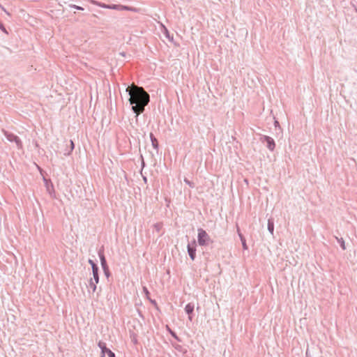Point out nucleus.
<instances>
[{
    "label": "nucleus",
    "mask_w": 357,
    "mask_h": 357,
    "mask_svg": "<svg viewBox=\"0 0 357 357\" xmlns=\"http://www.w3.org/2000/svg\"><path fill=\"white\" fill-rule=\"evenodd\" d=\"M130 98L128 101L131 109L136 114V117L143 113L150 102V96L142 86L135 84L129 86L126 89Z\"/></svg>",
    "instance_id": "f257e3e1"
},
{
    "label": "nucleus",
    "mask_w": 357,
    "mask_h": 357,
    "mask_svg": "<svg viewBox=\"0 0 357 357\" xmlns=\"http://www.w3.org/2000/svg\"><path fill=\"white\" fill-rule=\"evenodd\" d=\"M197 231V243L199 245L205 247L213 243V240L204 229L199 228Z\"/></svg>",
    "instance_id": "f03ea898"
},
{
    "label": "nucleus",
    "mask_w": 357,
    "mask_h": 357,
    "mask_svg": "<svg viewBox=\"0 0 357 357\" xmlns=\"http://www.w3.org/2000/svg\"><path fill=\"white\" fill-rule=\"evenodd\" d=\"M2 132L9 142L15 143L18 149L23 148L22 142L18 136L5 130H3Z\"/></svg>",
    "instance_id": "7ed1b4c3"
},
{
    "label": "nucleus",
    "mask_w": 357,
    "mask_h": 357,
    "mask_svg": "<svg viewBox=\"0 0 357 357\" xmlns=\"http://www.w3.org/2000/svg\"><path fill=\"white\" fill-rule=\"evenodd\" d=\"M260 141L262 143H266V146L269 151H274V149L275 148V142L272 137H271L268 135H261L260 137Z\"/></svg>",
    "instance_id": "20e7f679"
},
{
    "label": "nucleus",
    "mask_w": 357,
    "mask_h": 357,
    "mask_svg": "<svg viewBox=\"0 0 357 357\" xmlns=\"http://www.w3.org/2000/svg\"><path fill=\"white\" fill-rule=\"evenodd\" d=\"M188 254L190 258L194 261L196 258V251H197V242L195 239H193L190 243H188L187 245Z\"/></svg>",
    "instance_id": "39448f33"
},
{
    "label": "nucleus",
    "mask_w": 357,
    "mask_h": 357,
    "mask_svg": "<svg viewBox=\"0 0 357 357\" xmlns=\"http://www.w3.org/2000/svg\"><path fill=\"white\" fill-rule=\"evenodd\" d=\"M98 346L101 350L100 357H105V354H107L108 357H116L115 354L112 350L107 347L106 343L100 341L98 344Z\"/></svg>",
    "instance_id": "423d86ee"
},
{
    "label": "nucleus",
    "mask_w": 357,
    "mask_h": 357,
    "mask_svg": "<svg viewBox=\"0 0 357 357\" xmlns=\"http://www.w3.org/2000/svg\"><path fill=\"white\" fill-rule=\"evenodd\" d=\"M44 181L45 183L46 190H47L48 194L50 195L51 197L54 198L55 197V190H54L53 183L51 182L50 180H47L46 178H44Z\"/></svg>",
    "instance_id": "0eeeda50"
},
{
    "label": "nucleus",
    "mask_w": 357,
    "mask_h": 357,
    "mask_svg": "<svg viewBox=\"0 0 357 357\" xmlns=\"http://www.w3.org/2000/svg\"><path fill=\"white\" fill-rule=\"evenodd\" d=\"M98 257L100 260V264H101L102 268L109 267L107 260H106V258H105V254H104L103 247H102L101 248L99 249V250L98 251Z\"/></svg>",
    "instance_id": "6e6552de"
},
{
    "label": "nucleus",
    "mask_w": 357,
    "mask_h": 357,
    "mask_svg": "<svg viewBox=\"0 0 357 357\" xmlns=\"http://www.w3.org/2000/svg\"><path fill=\"white\" fill-rule=\"evenodd\" d=\"M194 308H195V305L192 303H188L185 307V312H186V314H188V319L190 321L192 320V314L194 311Z\"/></svg>",
    "instance_id": "1a4fd4ad"
},
{
    "label": "nucleus",
    "mask_w": 357,
    "mask_h": 357,
    "mask_svg": "<svg viewBox=\"0 0 357 357\" xmlns=\"http://www.w3.org/2000/svg\"><path fill=\"white\" fill-rule=\"evenodd\" d=\"M150 139H151V144H152L153 149L158 150L159 144H158V139L155 138V137L154 136V135L152 132L150 133Z\"/></svg>",
    "instance_id": "9d476101"
},
{
    "label": "nucleus",
    "mask_w": 357,
    "mask_h": 357,
    "mask_svg": "<svg viewBox=\"0 0 357 357\" xmlns=\"http://www.w3.org/2000/svg\"><path fill=\"white\" fill-rule=\"evenodd\" d=\"M91 3L95 6H99L101 8H107V9H108V7L109 6V4H105L104 3H102L100 1H98L96 0H91Z\"/></svg>",
    "instance_id": "9b49d317"
},
{
    "label": "nucleus",
    "mask_w": 357,
    "mask_h": 357,
    "mask_svg": "<svg viewBox=\"0 0 357 357\" xmlns=\"http://www.w3.org/2000/svg\"><path fill=\"white\" fill-rule=\"evenodd\" d=\"M92 273H93V280H94L96 282V283H98L99 282V268H96V269H94V270H92Z\"/></svg>",
    "instance_id": "f8f14e48"
},
{
    "label": "nucleus",
    "mask_w": 357,
    "mask_h": 357,
    "mask_svg": "<svg viewBox=\"0 0 357 357\" xmlns=\"http://www.w3.org/2000/svg\"><path fill=\"white\" fill-rule=\"evenodd\" d=\"M98 284V283H96V282H95V281H93L92 278H91V279L89 280V288L90 289H91V290H92V292H93H93H95V291H96V289H97V286H96V284Z\"/></svg>",
    "instance_id": "ddd939ff"
},
{
    "label": "nucleus",
    "mask_w": 357,
    "mask_h": 357,
    "mask_svg": "<svg viewBox=\"0 0 357 357\" xmlns=\"http://www.w3.org/2000/svg\"><path fill=\"white\" fill-rule=\"evenodd\" d=\"M268 230L271 234H273L274 231V222L273 220L271 219H269L268 220Z\"/></svg>",
    "instance_id": "4468645a"
},
{
    "label": "nucleus",
    "mask_w": 357,
    "mask_h": 357,
    "mask_svg": "<svg viewBox=\"0 0 357 357\" xmlns=\"http://www.w3.org/2000/svg\"><path fill=\"white\" fill-rule=\"evenodd\" d=\"M238 234H239V237H240L241 243H242V246H243V250H248V245L246 244V241H245V237L241 233H238Z\"/></svg>",
    "instance_id": "2eb2a0df"
},
{
    "label": "nucleus",
    "mask_w": 357,
    "mask_h": 357,
    "mask_svg": "<svg viewBox=\"0 0 357 357\" xmlns=\"http://www.w3.org/2000/svg\"><path fill=\"white\" fill-rule=\"evenodd\" d=\"M120 10H130V11L136 12L137 10V8H133V7L121 5Z\"/></svg>",
    "instance_id": "dca6fc26"
},
{
    "label": "nucleus",
    "mask_w": 357,
    "mask_h": 357,
    "mask_svg": "<svg viewBox=\"0 0 357 357\" xmlns=\"http://www.w3.org/2000/svg\"><path fill=\"white\" fill-rule=\"evenodd\" d=\"M163 225L162 222H157L153 225V229L155 231L160 232L161 229H162Z\"/></svg>",
    "instance_id": "f3484780"
},
{
    "label": "nucleus",
    "mask_w": 357,
    "mask_h": 357,
    "mask_svg": "<svg viewBox=\"0 0 357 357\" xmlns=\"http://www.w3.org/2000/svg\"><path fill=\"white\" fill-rule=\"evenodd\" d=\"M336 239L337 241V242L339 243L340 247L342 248V250H346V246H345V243H344V241L343 240L342 238H337L336 237Z\"/></svg>",
    "instance_id": "a211bd4d"
},
{
    "label": "nucleus",
    "mask_w": 357,
    "mask_h": 357,
    "mask_svg": "<svg viewBox=\"0 0 357 357\" xmlns=\"http://www.w3.org/2000/svg\"><path fill=\"white\" fill-rule=\"evenodd\" d=\"M168 331H169V333L174 339H176L178 342H181V340L178 337L176 333L174 331H172L169 327Z\"/></svg>",
    "instance_id": "6ab92c4d"
},
{
    "label": "nucleus",
    "mask_w": 357,
    "mask_h": 357,
    "mask_svg": "<svg viewBox=\"0 0 357 357\" xmlns=\"http://www.w3.org/2000/svg\"><path fill=\"white\" fill-rule=\"evenodd\" d=\"M89 264L91 266V269L94 270L98 268V266L92 259H89L88 261Z\"/></svg>",
    "instance_id": "aec40b11"
},
{
    "label": "nucleus",
    "mask_w": 357,
    "mask_h": 357,
    "mask_svg": "<svg viewBox=\"0 0 357 357\" xmlns=\"http://www.w3.org/2000/svg\"><path fill=\"white\" fill-rule=\"evenodd\" d=\"M121 5L120 4H109L108 9L112 10H120Z\"/></svg>",
    "instance_id": "412c9836"
},
{
    "label": "nucleus",
    "mask_w": 357,
    "mask_h": 357,
    "mask_svg": "<svg viewBox=\"0 0 357 357\" xmlns=\"http://www.w3.org/2000/svg\"><path fill=\"white\" fill-rule=\"evenodd\" d=\"M102 271H103L104 274L106 276V278H109L110 277V275H111V273H110L109 267H106V268H102Z\"/></svg>",
    "instance_id": "4be33fe9"
},
{
    "label": "nucleus",
    "mask_w": 357,
    "mask_h": 357,
    "mask_svg": "<svg viewBox=\"0 0 357 357\" xmlns=\"http://www.w3.org/2000/svg\"><path fill=\"white\" fill-rule=\"evenodd\" d=\"M184 182H185L187 185H188L190 188H195V184H194V183H193V182H192V181H189L188 178H184Z\"/></svg>",
    "instance_id": "5701e85b"
},
{
    "label": "nucleus",
    "mask_w": 357,
    "mask_h": 357,
    "mask_svg": "<svg viewBox=\"0 0 357 357\" xmlns=\"http://www.w3.org/2000/svg\"><path fill=\"white\" fill-rule=\"evenodd\" d=\"M69 6L70 8H75L78 10H84V8H82V6H77V5H75V4H70Z\"/></svg>",
    "instance_id": "b1692460"
},
{
    "label": "nucleus",
    "mask_w": 357,
    "mask_h": 357,
    "mask_svg": "<svg viewBox=\"0 0 357 357\" xmlns=\"http://www.w3.org/2000/svg\"><path fill=\"white\" fill-rule=\"evenodd\" d=\"M70 150L67 153V155H70V153L73 151V149L75 148V144H74L72 140H70Z\"/></svg>",
    "instance_id": "393cba45"
},
{
    "label": "nucleus",
    "mask_w": 357,
    "mask_h": 357,
    "mask_svg": "<svg viewBox=\"0 0 357 357\" xmlns=\"http://www.w3.org/2000/svg\"><path fill=\"white\" fill-rule=\"evenodd\" d=\"M173 346H174V347L176 350H178V351H181L182 350V346H181V345H179V344H173Z\"/></svg>",
    "instance_id": "a878e982"
},
{
    "label": "nucleus",
    "mask_w": 357,
    "mask_h": 357,
    "mask_svg": "<svg viewBox=\"0 0 357 357\" xmlns=\"http://www.w3.org/2000/svg\"><path fill=\"white\" fill-rule=\"evenodd\" d=\"M143 291L146 294V296L149 295V291L148 290L147 287H143Z\"/></svg>",
    "instance_id": "bb28decb"
},
{
    "label": "nucleus",
    "mask_w": 357,
    "mask_h": 357,
    "mask_svg": "<svg viewBox=\"0 0 357 357\" xmlns=\"http://www.w3.org/2000/svg\"><path fill=\"white\" fill-rule=\"evenodd\" d=\"M0 29L3 32L7 33L5 26H3V24L1 22H0Z\"/></svg>",
    "instance_id": "cd10ccee"
},
{
    "label": "nucleus",
    "mask_w": 357,
    "mask_h": 357,
    "mask_svg": "<svg viewBox=\"0 0 357 357\" xmlns=\"http://www.w3.org/2000/svg\"><path fill=\"white\" fill-rule=\"evenodd\" d=\"M151 303L153 304L154 305H157V303L155 300H151Z\"/></svg>",
    "instance_id": "c85d7f7f"
},
{
    "label": "nucleus",
    "mask_w": 357,
    "mask_h": 357,
    "mask_svg": "<svg viewBox=\"0 0 357 357\" xmlns=\"http://www.w3.org/2000/svg\"><path fill=\"white\" fill-rule=\"evenodd\" d=\"M165 31H166V36H167V37L169 39H170V37H169V34L168 31H167V29H165Z\"/></svg>",
    "instance_id": "c756f323"
},
{
    "label": "nucleus",
    "mask_w": 357,
    "mask_h": 357,
    "mask_svg": "<svg viewBox=\"0 0 357 357\" xmlns=\"http://www.w3.org/2000/svg\"><path fill=\"white\" fill-rule=\"evenodd\" d=\"M278 126H279V122L278 121H275V126L277 127Z\"/></svg>",
    "instance_id": "7c9ffc66"
},
{
    "label": "nucleus",
    "mask_w": 357,
    "mask_h": 357,
    "mask_svg": "<svg viewBox=\"0 0 357 357\" xmlns=\"http://www.w3.org/2000/svg\"><path fill=\"white\" fill-rule=\"evenodd\" d=\"M143 180L145 183L147 182V178L146 176H143Z\"/></svg>",
    "instance_id": "2f4dec72"
},
{
    "label": "nucleus",
    "mask_w": 357,
    "mask_h": 357,
    "mask_svg": "<svg viewBox=\"0 0 357 357\" xmlns=\"http://www.w3.org/2000/svg\"><path fill=\"white\" fill-rule=\"evenodd\" d=\"M2 9L4 10V12H6L8 15H9V13L6 11V10H5L3 8H2Z\"/></svg>",
    "instance_id": "473e14b6"
},
{
    "label": "nucleus",
    "mask_w": 357,
    "mask_h": 357,
    "mask_svg": "<svg viewBox=\"0 0 357 357\" xmlns=\"http://www.w3.org/2000/svg\"><path fill=\"white\" fill-rule=\"evenodd\" d=\"M133 342H134L135 344H136L137 341L136 339H135V340H133Z\"/></svg>",
    "instance_id": "72a5a7b5"
},
{
    "label": "nucleus",
    "mask_w": 357,
    "mask_h": 357,
    "mask_svg": "<svg viewBox=\"0 0 357 357\" xmlns=\"http://www.w3.org/2000/svg\"><path fill=\"white\" fill-rule=\"evenodd\" d=\"M142 167H144V160H142Z\"/></svg>",
    "instance_id": "f704fd0d"
}]
</instances>
